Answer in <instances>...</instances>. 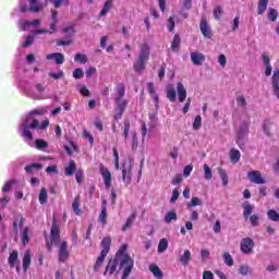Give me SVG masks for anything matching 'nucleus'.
<instances>
[{"label": "nucleus", "instance_id": "obj_1", "mask_svg": "<svg viewBox=\"0 0 279 279\" xmlns=\"http://www.w3.org/2000/svg\"><path fill=\"white\" fill-rule=\"evenodd\" d=\"M45 114V110H35L28 113L25 119L22 120L19 126V134L24 138L25 143L29 145V147H36V149H47L49 144L44 140H36L34 143V134H32V130H47L49 128V120H44L41 123L38 122L36 117Z\"/></svg>", "mask_w": 279, "mask_h": 279}, {"label": "nucleus", "instance_id": "obj_2", "mask_svg": "<svg viewBox=\"0 0 279 279\" xmlns=\"http://www.w3.org/2000/svg\"><path fill=\"white\" fill-rule=\"evenodd\" d=\"M50 236H51V242L46 243L48 252H51L52 245H57V247H59V262L66 263L70 256L69 244L65 241L60 243V228H58L56 223H53L51 227Z\"/></svg>", "mask_w": 279, "mask_h": 279}, {"label": "nucleus", "instance_id": "obj_3", "mask_svg": "<svg viewBox=\"0 0 279 279\" xmlns=\"http://www.w3.org/2000/svg\"><path fill=\"white\" fill-rule=\"evenodd\" d=\"M126 252L128 244H122L114 257L120 262V269H123L122 279L130 278V274L134 269V259Z\"/></svg>", "mask_w": 279, "mask_h": 279}, {"label": "nucleus", "instance_id": "obj_4", "mask_svg": "<svg viewBox=\"0 0 279 279\" xmlns=\"http://www.w3.org/2000/svg\"><path fill=\"white\" fill-rule=\"evenodd\" d=\"M151 56V46L149 43L144 41L140 45V52L137 60L133 63V69L135 73H143L145 71V66H147V62H149V57Z\"/></svg>", "mask_w": 279, "mask_h": 279}, {"label": "nucleus", "instance_id": "obj_5", "mask_svg": "<svg viewBox=\"0 0 279 279\" xmlns=\"http://www.w3.org/2000/svg\"><path fill=\"white\" fill-rule=\"evenodd\" d=\"M247 134H250V122H244L241 124L236 134V144L239 147H241L242 143L247 138Z\"/></svg>", "mask_w": 279, "mask_h": 279}, {"label": "nucleus", "instance_id": "obj_6", "mask_svg": "<svg viewBox=\"0 0 279 279\" xmlns=\"http://www.w3.org/2000/svg\"><path fill=\"white\" fill-rule=\"evenodd\" d=\"M254 240L252 238H244L240 242V250L242 254H252L255 247Z\"/></svg>", "mask_w": 279, "mask_h": 279}, {"label": "nucleus", "instance_id": "obj_7", "mask_svg": "<svg viewBox=\"0 0 279 279\" xmlns=\"http://www.w3.org/2000/svg\"><path fill=\"white\" fill-rule=\"evenodd\" d=\"M99 171L106 189H110V186H112V173H110V170H108V168L104 167V163L99 165Z\"/></svg>", "mask_w": 279, "mask_h": 279}, {"label": "nucleus", "instance_id": "obj_8", "mask_svg": "<svg viewBox=\"0 0 279 279\" xmlns=\"http://www.w3.org/2000/svg\"><path fill=\"white\" fill-rule=\"evenodd\" d=\"M247 178L253 184H267V181L265 178H263V174L258 170L250 171L247 173Z\"/></svg>", "mask_w": 279, "mask_h": 279}, {"label": "nucleus", "instance_id": "obj_9", "mask_svg": "<svg viewBox=\"0 0 279 279\" xmlns=\"http://www.w3.org/2000/svg\"><path fill=\"white\" fill-rule=\"evenodd\" d=\"M190 58L192 60V64L195 66H202L204 62H206V54L199 52V51H193L190 53Z\"/></svg>", "mask_w": 279, "mask_h": 279}, {"label": "nucleus", "instance_id": "obj_10", "mask_svg": "<svg viewBox=\"0 0 279 279\" xmlns=\"http://www.w3.org/2000/svg\"><path fill=\"white\" fill-rule=\"evenodd\" d=\"M122 181L125 186H130L132 182V166L122 165Z\"/></svg>", "mask_w": 279, "mask_h": 279}, {"label": "nucleus", "instance_id": "obj_11", "mask_svg": "<svg viewBox=\"0 0 279 279\" xmlns=\"http://www.w3.org/2000/svg\"><path fill=\"white\" fill-rule=\"evenodd\" d=\"M112 8H114V0H106L102 5V9L98 13V19H104V17L108 16V14H110V10H112Z\"/></svg>", "mask_w": 279, "mask_h": 279}, {"label": "nucleus", "instance_id": "obj_12", "mask_svg": "<svg viewBox=\"0 0 279 279\" xmlns=\"http://www.w3.org/2000/svg\"><path fill=\"white\" fill-rule=\"evenodd\" d=\"M32 236V230L29 227H24L20 231V239L23 247H25L29 243V239Z\"/></svg>", "mask_w": 279, "mask_h": 279}, {"label": "nucleus", "instance_id": "obj_13", "mask_svg": "<svg viewBox=\"0 0 279 279\" xmlns=\"http://www.w3.org/2000/svg\"><path fill=\"white\" fill-rule=\"evenodd\" d=\"M272 93L277 99H279V68L274 71L272 78Z\"/></svg>", "mask_w": 279, "mask_h": 279}, {"label": "nucleus", "instance_id": "obj_14", "mask_svg": "<svg viewBox=\"0 0 279 279\" xmlns=\"http://www.w3.org/2000/svg\"><path fill=\"white\" fill-rule=\"evenodd\" d=\"M121 266V262L119 259H117V257H114L113 259H110L108 265L106 266V270H105V276H112V274H114V271H117V267Z\"/></svg>", "mask_w": 279, "mask_h": 279}, {"label": "nucleus", "instance_id": "obj_15", "mask_svg": "<svg viewBox=\"0 0 279 279\" xmlns=\"http://www.w3.org/2000/svg\"><path fill=\"white\" fill-rule=\"evenodd\" d=\"M199 28L205 38H210L213 36V31L210 29L206 17H202Z\"/></svg>", "mask_w": 279, "mask_h": 279}, {"label": "nucleus", "instance_id": "obj_16", "mask_svg": "<svg viewBox=\"0 0 279 279\" xmlns=\"http://www.w3.org/2000/svg\"><path fill=\"white\" fill-rule=\"evenodd\" d=\"M110 245H112V238L105 236L100 243V254L108 256V252H110Z\"/></svg>", "mask_w": 279, "mask_h": 279}, {"label": "nucleus", "instance_id": "obj_17", "mask_svg": "<svg viewBox=\"0 0 279 279\" xmlns=\"http://www.w3.org/2000/svg\"><path fill=\"white\" fill-rule=\"evenodd\" d=\"M8 204H10V197H8V195H3V197L0 198V210H3V208H5ZM0 229L5 230V225H3V217L1 216V214H0Z\"/></svg>", "mask_w": 279, "mask_h": 279}, {"label": "nucleus", "instance_id": "obj_18", "mask_svg": "<svg viewBox=\"0 0 279 279\" xmlns=\"http://www.w3.org/2000/svg\"><path fill=\"white\" fill-rule=\"evenodd\" d=\"M177 94L179 104H184V100L186 99V88L182 83L177 84Z\"/></svg>", "mask_w": 279, "mask_h": 279}, {"label": "nucleus", "instance_id": "obj_19", "mask_svg": "<svg viewBox=\"0 0 279 279\" xmlns=\"http://www.w3.org/2000/svg\"><path fill=\"white\" fill-rule=\"evenodd\" d=\"M48 60H54L56 64H64V54L54 52L46 56Z\"/></svg>", "mask_w": 279, "mask_h": 279}, {"label": "nucleus", "instance_id": "obj_20", "mask_svg": "<svg viewBox=\"0 0 279 279\" xmlns=\"http://www.w3.org/2000/svg\"><path fill=\"white\" fill-rule=\"evenodd\" d=\"M29 265H32V251L27 250L26 252H24L23 256L22 267L24 271H27V269H29Z\"/></svg>", "mask_w": 279, "mask_h": 279}, {"label": "nucleus", "instance_id": "obj_21", "mask_svg": "<svg viewBox=\"0 0 279 279\" xmlns=\"http://www.w3.org/2000/svg\"><path fill=\"white\" fill-rule=\"evenodd\" d=\"M29 12L38 13L43 10V3L39 0H29V8H27Z\"/></svg>", "mask_w": 279, "mask_h": 279}, {"label": "nucleus", "instance_id": "obj_22", "mask_svg": "<svg viewBox=\"0 0 279 279\" xmlns=\"http://www.w3.org/2000/svg\"><path fill=\"white\" fill-rule=\"evenodd\" d=\"M125 97V85L123 83H120L116 87V101H119Z\"/></svg>", "mask_w": 279, "mask_h": 279}, {"label": "nucleus", "instance_id": "obj_23", "mask_svg": "<svg viewBox=\"0 0 279 279\" xmlns=\"http://www.w3.org/2000/svg\"><path fill=\"white\" fill-rule=\"evenodd\" d=\"M149 271H151L153 276L158 279H161L165 276V274H162V270H160V267H158L156 264L149 266Z\"/></svg>", "mask_w": 279, "mask_h": 279}, {"label": "nucleus", "instance_id": "obj_24", "mask_svg": "<svg viewBox=\"0 0 279 279\" xmlns=\"http://www.w3.org/2000/svg\"><path fill=\"white\" fill-rule=\"evenodd\" d=\"M147 90L149 95L151 96V99L155 100L156 106H158V94H156V87L154 86V83H147Z\"/></svg>", "mask_w": 279, "mask_h": 279}, {"label": "nucleus", "instance_id": "obj_25", "mask_svg": "<svg viewBox=\"0 0 279 279\" xmlns=\"http://www.w3.org/2000/svg\"><path fill=\"white\" fill-rule=\"evenodd\" d=\"M167 99H169V101H171V104H175V101L178 99V93L175 92V89L173 87L167 88Z\"/></svg>", "mask_w": 279, "mask_h": 279}, {"label": "nucleus", "instance_id": "obj_26", "mask_svg": "<svg viewBox=\"0 0 279 279\" xmlns=\"http://www.w3.org/2000/svg\"><path fill=\"white\" fill-rule=\"evenodd\" d=\"M23 221H25L23 216H21V215L15 216L14 221H13V230H14V232H19V228L23 227Z\"/></svg>", "mask_w": 279, "mask_h": 279}, {"label": "nucleus", "instance_id": "obj_27", "mask_svg": "<svg viewBox=\"0 0 279 279\" xmlns=\"http://www.w3.org/2000/svg\"><path fill=\"white\" fill-rule=\"evenodd\" d=\"M230 160L233 165H236V162H239V160H241V151L232 148L230 150Z\"/></svg>", "mask_w": 279, "mask_h": 279}, {"label": "nucleus", "instance_id": "obj_28", "mask_svg": "<svg viewBox=\"0 0 279 279\" xmlns=\"http://www.w3.org/2000/svg\"><path fill=\"white\" fill-rule=\"evenodd\" d=\"M267 5H269V0H259L257 5V14H265Z\"/></svg>", "mask_w": 279, "mask_h": 279}, {"label": "nucleus", "instance_id": "obj_29", "mask_svg": "<svg viewBox=\"0 0 279 279\" xmlns=\"http://www.w3.org/2000/svg\"><path fill=\"white\" fill-rule=\"evenodd\" d=\"M242 208L244 209L243 217L245 219H250V216L252 215V210H254V205H250V203H244L242 205Z\"/></svg>", "mask_w": 279, "mask_h": 279}, {"label": "nucleus", "instance_id": "obj_30", "mask_svg": "<svg viewBox=\"0 0 279 279\" xmlns=\"http://www.w3.org/2000/svg\"><path fill=\"white\" fill-rule=\"evenodd\" d=\"M167 247H169V241L166 238H163L159 241L157 252L159 254H162V253L167 252Z\"/></svg>", "mask_w": 279, "mask_h": 279}, {"label": "nucleus", "instance_id": "obj_31", "mask_svg": "<svg viewBox=\"0 0 279 279\" xmlns=\"http://www.w3.org/2000/svg\"><path fill=\"white\" fill-rule=\"evenodd\" d=\"M51 14H52V23L50 24V31H48V32H49V34H54L56 25H58V11L52 10Z\"/></svg>", "mask_w": 279, "mask_h": 279}, {"label": "nucleus", "instance_id": "obj_32", "mask_svg": "<svg viewBox=\"0 0 279 279\" xmlns=\"http://www.w3.org/2000/svg\"><path fill=\"white\" fill-rule=\"evenodd\" d=\"M108 219V209L106 206H102L101 213L99 214L98 221L101 226H106Z\"/></svg>", "mask_w": 279, "mask_h": 279}, {"label": "nucleus", "instance_id": "obj_33", "mask_svg": "<svg viewBox=\"0 0 279 279\" xmlns=\"http://www.w3.org/2000/svg\"><path fill=\"white\" fill-rule=\"evenodd\" d=\"M80 202H81L80 195H77L74 197V201L72 203V209L74 214L77 216L82 215V209H80Z\"/></svg>", "mask_w": 279, "mask_h": 279}, {"label": "nucleus", "instance_id": "obj_34", "mask_svg": "<svg viewBox=\"0 0 279 279\" xmlns=\"http://www.w3.org/2000/svg\"><path fill=\"white\" fill-rule=\"evenodd\" d=\"M180 263L181 265H184L186 267V265H189V263H191V251H184L183 254L180 257Z\"/></svg>", "mask_w": 279, "mask_h": 279}, {"label": "nucleus", "instance_id": "obj_35", "mask_svg": "<svg viewBox=\"0 0 279 279\" xmlns=\"http://www.w3.org/2000/svg\"><path fill=\"white\" fill-rule=\"evenodd\" d=\"M77 171V166L75 165L74 160H70V163L68 167H65V175H73Z\"/></svg>", "mask_w": 279, "mask_h": 279}, {"label": "nucleus", "instance_id": "obj_36", "mask_svg": "<svg viewBox=\"0 0 279 279\" xmlns=\"http://www.w3.org/2000/svg\"><path fill=\"white\" fill-rule=\"evenodd\" d=\"M19 263V251H12L9 256V265L14 267Z\"/></svg>", "mask_w": 279, "mask_h": 279}, {"label": "nucleus", "instance_id": "obj_37", "mask_svg": "<svg viewBox=\"0 0 279 279\" xmlns=\"http://www.w3.org/2000/svg\"><path fill=\"white\" fill-rule=\"evenodd\" d=\"M136 221V214H132L128 219L124 226L122 227V232H125L129 228H132V223Z\"/></svg>", "mask_w": 279, "mask_h": 279}, {"label": "nucleus", "instance_id": "obj_38", "mask_svg": "<svg viewBox=\"0 0 279 279\" xmlns=\"http://www.w3.org/2000/svg\"><path fill=\"white\" fill-rule=\"evenodd\" d=\"M106 256L107 255H104L100 253L94 266V271H99V269H101V265H104V260H106Z\"/></svg>", "mask_w": 279, "mask_h": 279}, {"label": "nucleus", "instance_id": "obj_39", "mask_svg": "<svg viewBox=\"0 0 279 279\" xmlns=\"http://www.w3.org/2000/svg\"><path fill=\"white\" fill-rule=\"evenodd\" d=\"M177 220H178V214H175V211H169L165 216L166 223H171V221H177Z\"/></svg>", "mask_w": 279, "mask_h": 279}, {"label": "nucleus", "instance_id": "obj_40", "mask_svg": "<svg viewBox=\"0 0 279 279\" xmlns=\"http://www.w3.org/2000/svg\"><path fill=\"white\" fill-rule=\"evenodd\" d=\"M49 198V194L47 190L43 187L39 193V204H47V199Z\"/></svg>", "mask_w": 279, "mask_h": 279}, {"label": "nucleus", "instance_id": "obj_41", "mask_svg": "<svg viewBox=\"0 0 279 279\" xmlns=\"http://www.w3.org/2000/svg\"><path fill=\"white\" fill-rule=\"evenodd\" d=\"M236 105L239 106V108H247V100L245 99V96L243 95H239L235 98Z\"/></svg>", "mask_w": 279, "mask_h": 279}, {"label": "nucleus", "instance_id": "obj_42", "mask_svg": "<svg viewBox=\"0 0 279 279\" xmlns=\"http://www.w3.org/2000/svg\"><path fill=\"white\" fill-rule=\"evenodd\" d=\"M240 276H250L252 274V268L248 265H242L239 268Z\"/></svg>", "mask_w": 279, "mask_h": 279}, {"label": "nucleus", "instance_id": "obj_43", "mask_svg": "<svg viewBox=\"0 0 279 279\" xmlns=\"http://www.w3.org/2000/svg\"><path fill=\"white\" fill-rule=\"evenodd\" d=\"M203 169L205 180H213V170L210 169V167L207 163H205L203 166Z\"/></svg>", "mask_w": 279, "mask_h": 279}, {"label": "nucleus", "instance_id": "obj_44", "mask_svg": "<svg viewBox=\"0 0 279 279\" xmlns=\"http://www.w3.org/2000/svg\"><path fill=\"white\" fill-rule=\"evenodd\" d=\"M116 104L120 112H125V108H128V100L125 99L116 100Z\"/></svg>", "mask_w": 279, "mask_h": 279}, {"label": "nucleus", "instance_id": "obj_45", "mask_svg": "<svg viewBox=\"0 0 279 279\" xmlns=\"http://www.w3.org/2000/svg\"><path fill=\"white\" fill-rule=\"evenodd\" d=\"M222 258L228 267H232V265H234V259L230 253H223Z\"/></svg>", "mask_w": 279, "mask_h": 279}, {"label": "nucleus", "instance_id": "obj_46", "mask_svg": "<svg viewBox=\"0 0 279 279\" xmlns=\"http://www.w3.org/2000/svg\"><path fill=\"white\" fill-rule=\"evenodd\" d=\"M218 173L222 180V186H228V173L226 172V170L219 168Z\"/></svg>", "mask_w": 279, "mask_h": 279}, {"label": "nucleus", "instance_id": "obj_47", "mask_svg": "<svg viewBox=\"0 0 279 279\" xmlns=\"http://www.w3.org/2000/svg\"><path fill=\"white\" fill-rule=\"evenodd\" d=\"M74 60L75 62H80V64H86L88 62V58L84 53H76Z\"/></svg>", "mask_w": 279, "mask_h": 279}, {"label": "nucleus", "instance_id": "obj_48", "mask_svg": "<svg viewBox=\"0 0 279 279\" xmlns=\"http://www.w3.org/2000/svg\"><path fill=\"white\" fill-rule=\"evenodd\" d=\"M16 184V181L9 180L5 182V184L2 187V193H9V191H12V187Z\"/></svg>", "mask_w": 279, "mask_h": 279}, {"label": "nucleus", "instance_id": "obj_49", "mask_svg": "<svg viewBox=\"0 0 279 279\" xmlns=\"http://www.w3.org/2000/svg\"><path fill=\"white\" fill-rule=\"evenodd\" d=\"M267 217L270 219V221H279V214L275 209L268 210Z\"/></svg>", "mask_w": 279, "mask_h": 279}, {"label": "nucleus", "instance_id": "obj_50", "mask_svg": "<svg viewBox=\"0 0 279 279\" xmlns=\"http://www.w3.org/2000/svg\"><path fill=\"white\" fill-rule=\"evenodd\" d=\"M19 27L22 32H27V28L32 27V21H25V20L20 21Z\"/></svg>", "mask_w": 279, "mask_h": 279}, {"label": "nucleus", "instance_id": "obj_51", "mask_svg": "<svg viewBox=\"0 0 279 279\" xmlns=\"http://www.w3.org/2000/svg\"><path fill=\"white\" fill-rule=\"evenodd\" d=\"M179 48H180V35H174L171 44V49L172 51H178Z\"/></svg>", "mask_w": 279, "mask_h": 279}, {"label": "nucleus", "instance_id": "obj_52", "mask_svg": "<svg viewBox=\"0 0 279 279\" xmlns=\"http://www.w3.org/2000/svg\"><path fill=\"white\" fill-rule=\"evenodd\" d=\"M195 206H202V201L197 196H193L191 203L187 204V208H194Z\"/></svg>", "mask_w": 279, "mask_h": 279}, {"label": "nucleus", "instance_id": "obj_53", "mask_svg": "<svg viewBox=\"0 0 279 279\" xmlns=\"http://www.w3.org/2000/svg\"><path fill=\"white\" fill-rule=\"evenodd\" d=\"M34 34L28 35L24 43H22V47H31V45H34Z\"/></svg>", "mask_w": 279, "mask_h": 279}, {"label": "nucleus", "instance_id": "obj_54", "mask_svg": "<svg viewBox=\"0 0 279 279\" xmlns=\"http://www.w3.org/2000/svg\"><path fill=\"white\" fill-rule=\"evenodd\" d=\"M202 128V116H196L193 122V130L197 131Z\"/></svg>", "mask_w": 279, "mask_h": 279}, {"label": "nucleus", "instance_id": "obj_55", "mask_svg": "<svg viewBox=\"0 0 279 279\" xmlns=\"http://www.w3.org/2000/svg\"><path fill=\"white\" fill-rule=\"evenodd\" d=\"M268 19L269 21L275 22L278 19V10L270 8L268 12Z\"/></svg>", "mask_w": 279, "mask_h": 279}, {"label": "nucleus", "instance_id": "obj_56", "mask_svg": "<svg viewBox=\"0 0 279 279\" xmlns=\"http://www.w3.org/2000/svg\"><path fill=\"white\" fill-rule=\"evenodd\" d=\"M34 169H43V165H40V163H33L31 166H26L25 167L26 173H32L34 171Z\"/></svg>", "mask_w": 279, "mask_h": 279}, {"label": "nucleus", "instance_id": "obj_57", "mask_svg": "<svg viewBox=\"0 0 279 279\" xmlns=\"http://www.w3.org/2000/svg\"><path fill=\"white\" fill-rule=\"evenodd\" d=\"M49 77H52V80H60L61 77H64V71L60 70L58 73L56 72H49Z\"/></svg>", "mask_w": 279, "mask_h": 279}, {"label": "nucleus", "instance_id": "obj_58", "mask_svg": "<svg viewBox=\"0 0 279 279\" xmlns=\"http://www.w3.org/2000/svg\"><path fill=\"white\" fill-rule=\"evenodd\" d=\"M149 121H150L149 130H154L156 128V121H158V117L156 116V113H149Z\"/></svg>", "mask_w": 279, "mask_h": 279}, {"label": "nucleus", "instance_id": "obj_59", "mask_svg": "<svg viewBox=\"0 0 279 279\" xmlns=\"http://www.w3.org/2000/svg\"><path fill=\"white\" fill-rule=\"evenodd\" d=\"M73 77L74 80H82L84 77V70L77 68L73 71Z\"/></svg>", "mask_w": 279, "mask_h": 279}, {"label": "nucleus", "instance_id": "obj_60", "mask_svg": "<svg viewBox=\"0 0 279 279\" xmlns=\"http://www.w3.org/2000/svg\"><path fill=\"white\" fill-rule=\"evenodd\" d=\"M218 63L222 69H226V64H228V58H226V54L218 56Z\"/></svg>", "mask_w": 279, "mask_h": 279}, {"label": "nucleus", "instance_id": "obj_61", "mask_svg": "<svg viewBox=\"0 0 279 279\" xmlns=\"http://www.w3.org/2000/svg\"><path fill=\"white\" fill-rule=\"evenodd\" d=\"M49 2L54 7V8H60L62 3L65 5H69V0H49Z\"/></svg>", "mask_w": 279, "mask_h": 279}, {"label": "nucleus", "instance_id": "obj_62", "mask_svg": "<svg viewBox=\"0 0 279 279\" xmlns=\"http://www.w3.org/2000/svg\"><path fill=\"white\" fill-rule=\"evenodd\" d=\"M146 138H149V134H147V124L142 122V141L145 142Z\"/></svg>", "mask_w": 279, "mask_h": 279}, {"label": "nucleus", "instance_id": "obj_63", "mask_svg": "<svg viewBox=\"0 0 279 279\" xmlns=\"http://www.w3.org/2000/svg\"><path fill=\"white\" fill-rule=\"evenodd\" d=\"M223 14V9H221V7H216L214 9V16L217 21H219V19H221V15Z\"/></svg>", "mask_w": 279, "mask_h": 279}, {"label": "nucleus", "instance_id": "obj_64", "mask_svg": "<svg viewBox=\"0 0 279 279\" xmlns=\"http://www.w3.org/2000/svg\"><path fill=\"white\" fill-rule=\"evenodd\" d=\"M201 257L202 260H208V258H210V251H208V248L201 250Z\"/></svg>", "mask_w": 279, "mask_h": 279}]
</instances>
